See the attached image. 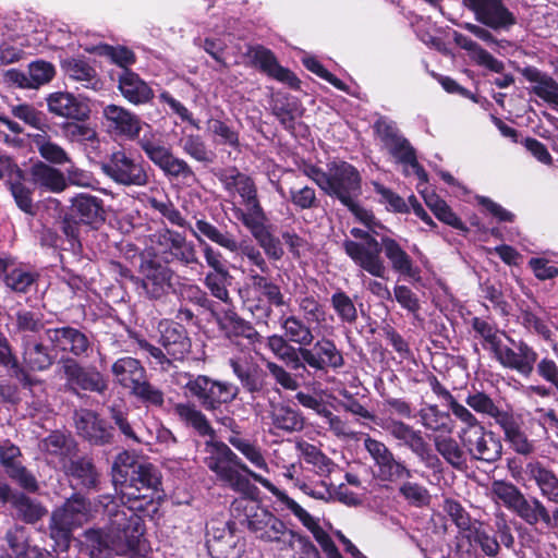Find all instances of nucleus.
Masks as SVG:
<instances>
[{
	"label": "nucleus",
	"instance_id": "obj_13",
	"mask_svg": "<svg viewBox=\"0 0 558 558\" xmlns=\"http://www.w3.org/2000/svg\"><path fill=\"white\" fill-rule=\"evenodd\" d=\"M196 227L203 236L231 253L239 254L242 260L247 265V269H244L243 272L247 274L250 268H254L260 275L270 272V267L263 254L264 252L251 241L239 242L230 232H222L216 226L204 219L196 220Z\"/></svg>",
	"mask_w": 558,
	"mask_h": 558
},
{
	"label": "nucleus",
	"instance_id": "obj_7",
	"mask_svg": "<svg viewBox=\"0 0 558 558\" xmlns=\"http://www.w3.org/2000/svg\"><path fill=\"white\" fill-rule=\"evenodd\" d=\"M351 235L360 241L345 240L342 243L347 255L364 271L373 277L384 279L388 270L380 255V240L376 239L383 234L374 228L368 230L353 228Z\"/></svg>",
	"mask_w": 558,
	"mask_h": 558
},
{
	"label": "nucleus",
	"instance_id": "obj_41",
	"mask_svg": "<svg viewBox=\"0 0 558 558\" xmlns=\"http://www.w3.org/2000/svg\"><path fill=\"white\" fill-rule=\"evenodd\" d=\"M173 413L184 426L194 429L202 437H215V430L208 418L196 404L187 402H178L173 405Z\"/></svg>",
	"mask_w": 558,
	"mask_h": 558
},
{
	"label": "nucleus",
	"instance_id": "obj_49",
	"mask_svg": "<svg viewBox=\"0 0 558 558\" xmlns=\"http://www.w3.org/2000/svg\"><path fill=\"white\" fill-rule=\"evenodd\" d=\"M453 39L460 48L470 53V57L478 65L485 66L496 73H502L505 69L504 62L483 49L476 41L460 33H454Z\"/></svg>",
	"mask_w": 558,
	"mask_h": 558
},
{
	"label": "nucleus",
	"instance_id": "obj_14",
	"mask_svg": "<svg viewBox=\"0 0 558 558\" xmlns=\"http://www.w3.org/2000/svg\"><path fill=\"white\" fill-rule=\"evenodd\" d=\"M100 169L114 183L123 186H145L149 182L146 163L124 149L112 151Z\"/></svg>",
	"mask_w": 558,
	"mask_h": 558
},
{
	"label": "nucleus",
	"instance_id": "obj_54",
	"mask_svg": "<svg viewBox=\"0 0 558 558\" xmlns=\"http://www.w3.org/2000/svg\"><path fill=\"white\" fill-rule=\"evenodd\" d=\"M178 145L186 156L205 166L213 163L216 159V154L207 147L198 134L182 135Z\"/></svg>",
	"mask_w": 558,
	"mask_h": 558
},
{
	"label": "nucleus",
	"instance_id": "obj_40",
	"mask_svg": "<svg viewBox=\"0 0 558 558\" xmlns=\"http://www.w3.org/2000/svg\"><path fill=\"white\" fill-rule=\"evenodd\" d=\"M229 364L245 391L255 395L264 390L266 374L258 364L236 359Z\"/></svg>",
	"mask_w": 558,
	"mask_h": 558
},
{
	"label": "nucleus",
	"instance_id": "obj_39",
	"mask_svg": "<svg viewBox=\"0 0 558 558\" xmlns=\"http://www.w3.org/2000/svg\"><path fill=\"white\" fill-rule=\"evenodd\" d=\"M39 449L58 459V461L65 466L66 461L75 458L78 451L77 444L70 435L61 432H52L47 437L40 440Z\"/></svg>",
	"mask_w": 558,
	"mask_h": 558
},
{
	"label": "nucleus",
	"instance_id": "obj_45",
	"mask_svg": "<svg viewBox=\"0 0 558 558\" xmlns=\"http://www.w3.org/2000/svg\"><path fill=\"white\" fill-rule=\"evenodd\" d=\"M12 490H0V498L10 501L16 515L27 523L38 521L45 513L46 509L37 500L31 498L23 492L13 494Z\"/></svg>",
	"mask_w": 558,
	"mask_h": 558
},
{
	"label": "nucleus",
	"instance_id": "obj_47",
	"mask_svg": "<svg viewBox=\"0 0 558 558\" xmlns=\"http://www.w3.org/2000/svg\"><path fill=\"white\" fill-rule=\"evenodd\" d=\"M62 69L68 77L81 84L82 87L98 90L101 88L96 70L85 60L70 58L62 62Z\"/></svg>",
	"mask_w": 558,
	"mask_h": 558
},
{
	"label": "nucleus",
	"instance_id": "obj_29",
	"mask_svg": "<svg viewBox=\"0 0 558 558\" xmlns=\"http://www.w3.org/2000/svg\"><path fill=\"white\" fill-rule=\"evenodd\" d=\"M159 343L174 360H183L191 350V340L186 329L174 322L161 320L158 326Z\"/></svg>",
	"mask_w": 558,
	"mask_h": 558
},
{
	"label": "nucleus",
	"instance_id": "obj_22",
	"mask_svg": "<svg viewBox=\"0 0 558 558\" xmlns=\"http://www.w3.org/2000/svg\"><path fill=\"white\" fill-rule=\"evenodd\" d=\"M459 439L466 453L474 460L494 463L501 458V440L484 426L470 430L468 435Z\"/></svg>",
	"mask_w": 558,
	"mask_h": 558
},
{
	"label": "nucleus",
	"instance_id": "obj_42",
	"mask_svg": "<svg viewBox=\"0 0 558 558\" xmlns=\"http://www.w3.org/2000/svg\"><path fill=\"white\" fill-rule=\"evenodd\" d=\"M111 373L114 380L130 391L146 377L145 367L131 356L118 359L111 366Z\"/></svg>",
	"mask_w": 558,
	"mask_h": 558
},
{
	"label": "nucleus",
	"instance_id": "obj_43",
	"mask_svg": "<svg viewBox=\"0 0 558 558\" xmlns=\"http://www.w3.org/2000/svg\"><path fill=\"white\" fill-rule=\"evenodd\" d=\"M505 434L506 441L519 454L530 456L535 451V445L523 432L521 422L511 412L498 424Z\"/></svg>",
	"mask_w": 558,
	"mask_h": 558
},
{
	"label": "nucleus",
	"instance_id": "obj_32",
	"mask_svg": "<svg viewBox=\"0 0 558 558\" xmlns=\"http://www.w3.org/2000/svg\"><path fill=\"white\" fill-rule=\"evenodd\" d=\"M498 496L504 500L508 508L512 509L529 524H535L539 519L548 523L549 513L543 505L533 499L526 500L520 490H498Z\"/></svg>",
	"mask_w": 558,
	"mask_h": 558
},
{
	"label": "nucleus",
	"instance_id": "obj_19",
	"mask_svg": "<svg viewBox=\"0 0 558 558\" xmlns=\"http://www.w3.org/2000/svg\"><path fill=\"white\" fill-rule=\"evenodd\" d=\"M463 4L477 22L493 31H509L517 24V17L502 0H463Z\"/></svg>",
	"mask_w": 558,
	"mask_h": 558
},
{
	"label": "nucleus",
	"instance_id": "obj_59",
	"mask_svg": "<svg viewBox=\"0 0 558 558\" xmlns=\"http://www.w3.org/2000/svg\"><path fill=\"white\" fill-rule=\"evenodd\" d=\"M330 305L342 324L353 325L359 315L354 301L343 290L337 289L330 298Z\"/></svg>",
	"mask_w": 558,
	"mask_h": 558
},
{
	"label": "nucleus",
	"instance_id": "obj_48",
	"mask_svg": "<svg viewBox=\"0 0 558 558\" xmlns=\"http://www.w3.org/2000/svg\"><path fill=\"white\" fill-rule=\"evenodd\" d=\"M267 274L260 275L254 268L247 270V280L255 293L265 299L272 306L280 307L284 305V296L280 287L270 280Z\"/></svg>",
	"mask_w": 558,
	"mask_h": 558
},
{
	"label": "nucleus",
	"instance_id": "obj_5",
	"mask_svg": "<svg viewBox=\"0 0 558 558\" xmlns=\"http://www.w3.org/2000/svg\"><path fill=\"white\" fill-rule=\"evenodd\" d=\"M292 356L287 365L294 372H311L325 374L329 369H339L344 365L342 352L333 340L323 337L311 345L289 349Z\"/></svg>",
	"mask_w": 558,
	"mask_h": 558
},
{
	"label": "nucleus",
	"instance_id": "obj_57",
	"mask_svg": "<svg viewBox=\"0 0 558 558\" xmlns=\"http://www.w3.org/2000/svg\"><path fill=\"white\" fill-rule=\"evenodd\" d=\"M437 452L452 466L462 469L466 466V450L451 437L438 436L435 438Z\"/></svg>",
	"mask_w": 558,
	"mask_h": 558
},
{
	"label": "nucleus",
	"instance_id": "obj_37",
	"mask_svg": "<svg viewBox=\"0 0 558 558\" xmlns=\"http://www.w3.org/2000/svg\"><path fill=\"white\" fill-rule=\"evenodd\" d=\"M71 203L72 213L75 214L83 223L97 228L105 221L106 211L101 198L87 193H81L73 197Z\"/></svg>",
	"mask_w": 558,
	"mask_h": 558
},
{
	"label": "nucleus",
	"instance_id": "obj_24",
	"mask_svg": "<svg viewBox=\"0 0 558 558\" xmlns=\"http://www.w3.org/2000/svg\"><path fill=\"white\" fill-rule=\"evenodd\" d=\"M101 114L104 125L110 134L126 140H135L140 136L144 123L132 111L110 104L102 108Z\"/></svg>",
	"mask_w": 558,
	"mask_h": 558
},
{
	"label": "nucleus",
	"instance_id": "obj_33",
	"mask_svg": "<svg viewBox=\"0 0 558 558\" xmlns=\"http://www.w3.org/2000/svg\"><path fill=\"white\" fill-rule=\"evenodd\" d=\"M47 105L50 113L73 121H85L90 112L84 101L64 92L50 94L47 98Z\"/></svg>",
	"mask_w": 558,
	"mask_h": 558
},
{
	"label": "nucleus",
	"instance_id": "obj_25",
	"mask_svg": "<svg viewBox=\"0 0 558 558\" xmlns=\"http://www.w3.org/2000/svg\"><path fill=\"white\" fill-rule=\"evenodd\" d=\"M46 336L54 350L71 353L76 357L88 356L92 350L88 336L74 327L49 328L46 330Z\"/></svg>",
	"mask_w": 558,
	"mask_h": 558
},
{
	"label": "nucleus",
	"instance_id": "obj_20",
	"mask_svg": "<svg viewBox=\"0 0 558 558\" xmlns=\"http://www.w3.org/2000/svg\"><path fill=\"white\" fill-rule=\"evenodd\" d=\"M463 4L477 22L493 31H509L517 24V17L502 0H463Z\"/></svg>",
	"mask_w": 558,
	"mask_h": 558
},
{
	"label": "nucleus",
	"instance_id": "obj_2",
	"mask_svg": "<svg viewBox=\"0 0 558 558\" xmlns=\"http://www.w3.org/2000/svg\"><path fill=\"white\" fill-rule=\"evenodd\" d=\"M473 330L483 339V347L489 350L495 360L505 368L515 371L523 377H529L537 362V352L526 342L514 341L507 337L512 348L502 343L501 336L505 332L480 317H473L471 322Z\"/></svg>",
	"mask_w": 558,
	"mask_h": 558
},
{
	"label": "nucleus",
	"instance_id": "obj_8",
	"mask_svg": "<svg viewBox=\"0 0 558 558\" xmlns=\"http://www.w3.org/2000/svg\"><path fill=\"white\" fill-rule=\"evenodd\" d=\"M146 128L149 131L144 132L142 136L137 137V144L146 157L158 167L166 177L180 179L184 183L194 182L196 175L189 162L174 156L172 149L151 131L149 124H146Z\"/></svg>",
	"mask_w": 558,
	"mask_h": 558
},
{
	"label": "nucleus",
	"instance_id": "obj_30",
	"mask_svg": "<svg viewBox=\"0 0 558 558\" xmlns=\"http://www.w3.org/2000/svg\"><path fill=\"white\" fill-rule=\"evenodd\" d=\"M235 193L241 197L243 207H234L233 215L243 226L266 215L258 199L256 184L250 175L240 180Z\"/></svg>",
	"mask_w": 558,
	"mask_h": 558
},
{
	"label": "nucleus",
	"instance_id": "obj_18",
	"mask_svg": "<svg viewBox=\"0 0 558 558\" xmlns=\"http://www.w3.org/2000/svg\"><path fill=\"white\" fill-rule=\"evenodd\" d=\"M76 433L93 446H107L114 442V427L97 412L89 409L74 411Z\"/></svg>",
	"mask_w": 558,
	"mask_h": 558
},
{
	"label": "nucleus",
	"instance_id": "obj_1",
	"mask_svg": "<svg viewBox=\"0 0 558 558\" xmlns=\"http://www.w3.org/2000/svg\"><path fill=\"white\" fill-rule=\"evenodd\" d=\"M116 499L104 496L100 501L109 522L106 531L88 530L85 539L90 558H114V555H141L146 550L145 525L140 512L153 511V497L124 493Z\"/></svg>",
	"mask_w": 558,
	"mask_h": 558
},
{
	"label": "nucleus",
	"instance_id": "obj_50",
	"mask_svg": "<svg viewBox=\"0 0 558 558\" xmlns=\"http://www.w3.org/2000/svg\"><path fill=\"white\" fill-rule=\"evenodd\" d=\"M386 148L399 163L403 165L404 167H410L413 173L418 178L420 182H427V172L417 162L416 151L404 136L399 141L390 144Z\"/></svg>",
	"mask_w": 558,
	"mask_h": 558
},
{
	"label": "nucleus",
	"instance_id": "obj_6",
	"mask_svg": "<svg viewBox=\"0 0 558 558\" xmlns=\"http://www.w3.org/2000/svg\"><path fill=\"white\" fill-rule=\"evenodd\" d=\"M181 381L185 393L195 398L199 405L208 412L220 411L223 404L233 402L240 392V388L230 383L214 379L207 375H193L184 373Z\"/></svg>",
	"mask_w": 558,
	"mask_h": 558
},
{
	"label": "nucleus",
	"instance_id": "obj_23",
	"mask_svg": "<svg viewBox=\"0 0 558 558\" xmlns=\"http://www.w3.org/2000/svg\"><path fill=\"white\" fill-rule=\"evenodd\" d=\"M141 287L149 300H161L172 289L174 271L160 262L149 259L142 263Z\"/></svg>",
	"mask_w": 558,
	"mask_h": 558
},
{
	"label": "nucleus",
	"instance_id": "obj_9",
	"mask_svg": "<svg viewBox=\"0 0 558 558\" xmlns=\"http://www.w3.org/2000/svg\"><path fill=\"white\" fill-rule=\"evenodd\" d=\"M146 128L149 131L144 132L142 136L137 137V144L146 157L158 167L166 177L180 179L184 183L194 182L196 175L189 162L174 156L172 149L151 131L149 124H146Z\"/></svg>",
	"mask_w": 558,
	"mask_h": 558
},
{
	"label": "nucleus",
	"instance_id": "obj_46",
	"mask_svg": "<svg viewBox=\"0 0 558 558\" xmlns=\"http://www.w3.org/2000/svg\"><path fill=\"white\" fill-rule=\"evenodd\" d=\"M110 418L128 447L149 445L150 440L141 432V426L129 420L128 412L120 408H109Z\"/></svg>",
	"mask_w": 558,
	"mask_h": 558
},
{
	"label": "nucleus",
	"instance_id": "obj_62",
	"mask_svg": "<svg viewBox=\"0 0 558 558\" xmlns=\"http://www.w3.org/2000/svg\"><path fill=\"white\" fill-rule=\"evenodd\" d=\"M149 204L151 208L160 213L170 223L190 230L197 241L202 242L201 235L203 234L197 230V227L193 228L171 202L151 198Z\"/></svg>",
	"mask_w": 558,
	"mask_h": 558
},
{
	"label": "nucleus",
	"instance_id": "obj_26",
	"mask_svg": "<svg viewBox=\"0 0 558 558\" xmlns=\"http://www.w3.org/2000/svg\"><path fill=\"white\" fill-rule=\"evenodd\" d=\"M21 450L9 440L0 441V464L22 488H38L35 476L22 464Z\"/></svg>",
	"mask_w": 558,
	"mask_h": 558
},
{
	"label": "nucleus",
	"instance_id": "obj_51",
	"mask_svg": "<svg viewBox=\"0 0 558 558\" xmlns=\"http://www.w3.org/2000/svg\"><path fill=\"white\" fill-rule=\"evenodd\" d=\"M512 473L519 476L523 483H534L539 487L556 488L558 486V478L539 461H530L525 468L515 471V468L510 466Z\"/></svg>",
	"mask_w": 558,
	"mask_h": 558
},
{
	"label": "nucleus",
	"instance_id": "obj_38",
	"mask_svg": "<svg viewBox=\"0 0 558 558\" xmlns=\"http://www.w3.org/2000/svg\"><path fill=\"white\" fill-rule=\"evenodd\" d=\"M29 174L33 184L45 192L61 193L68 186L64 173L43 161L35 162L31 167Z\"/></svg>",
	"mask_w": 558,
	"mask_h": 558
},
{
	"label": "nucleus",
	"instance_id": "obj_15",
	"mask_svg": "<svg viewBox=\"0 0 558 558\" xmlns=\"http://www.w3.org/2000/svg\"><path fill=\"white\" fill-rule=\"evenodd\" d=\"M150 242L166 264L178 263L191 268L199 264L195 244L178 231L160 229L150 235Z\"/></svg>",
	"mask_w": 558,
	"mask_h": 558
},
{
	"label": "nucleus",
	"instance_id": "obj_27",
	"mask_svg": "<svg viewBox=\"0 0 558 558\" xmlns=\"http://www.w3.org/2000/svg\"><path fill=\"white\" fill-rule=\"evenodd\" d=\"M225 310H218L217 304L210 311L211 316L214 317L216 324L219 329L228 337H243L248 339L251 342H259L262 336L259 332L253 327V325L242 318L234 311L232 305Z\"/></svg>",
	"mask_w": 558,
	"mask_h": 558
},
{
	"label": "nucleus",
	"instance_id": "obj_35",
	"mask_svg": "<svg viewBox=\"0 0 558 558\" xmlns=\"http://www.w3.org/2000/svg\"><path fill=\"white\" fill-rule=\"evenodd\" d=\"M118 83L122 96L131 104H146L154 97V92L148 84L129 69H123L118 73Z\"/></svg>",
	"mask_w": 558,
	"mask_h": 558
},
{
	"label": "nucleus",
	"instance_id": "obj_17",
	"mask_svg": "<svg viewBox=\"0 0 558 558\" xmlns=\"http://www.w3.org/2000/svg\"><path fill=\"white\" fill-rule=\"evenodd\" d=\"M62 368L65 387L75 395H78V390L102 395L108 389V380L94 366L85 367L73 359H65Z\"/></svg>",
	"mask_w": 558,
	"mask_h": 558
},
{
	"label": "nucleus",
	"instance_id": "obj_31",
	"mask_svg": "<svg viewBox=\"0 0 558 558\" xmlns=\"http://www.w3.org/2000/svg\"><path fill=\"white\" fill-rule=\"evenodd\" d=\"M242 496L232 502L235 510H243L247 520L248 529L258 538L260 533L267 527L268 518L272 517L265 508H262L257 501V490H241Z\"/></svg>",
	"mask_w": 558,
	"mask_h": 558
},
{
	"label": "nucleus",
	"instance_id": "obj_56",
	"mask_svg": "<svg viewBox=\"0 0 558 558\" xmlns=\"http://www.w3.org/2000/svg\"><path fill=\"white\" fill-rule=\"evenodd\" d=\"M271 110L284 129L292 130L294 128V121L299 114V105L295 98L277 94L271 100Z\"/></svg>",
	"mask_w": 558,
	"mask_h": 558
},
{
	"label": "nucleus",
	"instance_id": "obj_52",
	"mask_svg": "<svg viewBox=\"0 0 558 558\" xmlns=\"http://www.w3.org/2000/svg\"><path fill=\"white\" fill-rule=\"evenodd\" d=\"M270 418L275 428L286 433L300 432L304 427V417L301 412L287 404L274 405Z\"/></svg>",
	"mask_w": 558,
	"mask_h": 558
},
{
	"label": "nucleus",
	"instance_id": "obj_55",
	"mask_svg": "<svg viewBox=\"0 0 558 558\" xmlns=\"http://www.w3.org/2000/svg\"><path fill=\"white\" fill-rule=\"evenodd\" d=\"M23 359L31 369L44 371L52 365L54 357L43 343L25 340Z\"/></svg>",
	"mask_w": 558,
	"mask_h": 558
},
{
	"label": "nucleus",
	"instance_id": "obj_63",
	"mask_svg": "<svg viewBox=\"0 0 558 558\" xmlns=\"http://www.w3.org/2000/svg\"><path fill=\"white\" fill-rule=\"evenodd\" d=\"M39 155L50 163L64 165L71 162L68 153L58 144L51 142L45 134H37L33 140Z\"/></svg>",
	"mask_w": 558,
	"mask_h": 558
},
{
	"label": "nucleus",
	"instance_id": "obj_53",
	"mask_svg": "<svg viewBox=\"0 0 558 558\" xmlns=\"http://www.w3.org/2000/svg\"><path fill=\"white\" fill-rule=\"evenodd\" d=\"M63 468L68 475L77 480V484L85 488H95L99 484V474L89 458H72Z\"/></svg>",
	"mask_w": 558,
	"mask_h": 558
},
{
	"label": "nucleus",
	"instance_id": "obj_64",
	"mask_svg": "<svg viewBox=\"0 0 558 558\" xmlns=\"http://www.w3.org/2000/svg\"><path fill=\"white\" fill-rule=\"evenodd\" d=\"M421 424L433 432L449 430V414L438 409L436 404H426L418 411Z\"/></svg>",
	"mask_w": 558,
	"mask_h": 558
},
{
	"label": "nucleus",
	"instance_id": "obj_16",
	"mask_svg": "<svg viewBox=\"0 0 558 558\" xmlns=\"http://www.w3.org/2000/svg\"><path fill=\"white\" fill-rule=\"evenodd\" d=\"M387 434H389L399 446L407 447L427 466H436L439 462L437 456L433 452L429 444L424 439L420 429L400 420L387 418L377 423Z\"/></svg>",
	"mask_w": 558,
	"mask_h": 558
},
{
	"label": "nucleus",
	"instance_id": "obj_58",
	"mask_svg": "<svg viewBox=\"0 0 558 558\" xmlns=\"http://www.w3.org/2000/svg\"><path fill=\"white\" fill-rule=\"evenodd\" d=\"M228 442L240 451L254 466L267 470V462L262 453L260 447L256 440L243 437L242 433L238 435H229Z\"/></svg>",
	"mask_w": 558,
	"mask_h": 558
},
{
	"label": "nucleus",
	"instance_id": "obj_44",
	"mask_svg": "<svg viewBox=\"0 0 558 558\" xmlns=\"http://www.w3.org/2000/svg\"><path fill=\"white\" fill-rule=\"evenodd\" d=\"M520 73L534 83L532 92L537 97L558 107V83L551 76L531 65L520 69Z\"/></svg>",
	"mask_w": 558,
	"mask_h": 558
},
{
	"label": "nucleus",
	"instance_id": "obj_60",
	"mask_svg": "<svg viewBox=\"0 0 558 558\" xmlns=\"http://www.w3.org/2000/svg\"><path fill=\"white\" fill-rule=\"evenodd\" d=\"M136 466L134 458L128 450L118 453L111 468V477L114 487L130 485L131 477L134 476L133 471H136Z\"/></svg>",
	"mask_w": 558,
	"mask_h": 558
},
{
	"label": "nucleus",
	"instance_id": "obj_12",
	"mask_svg": "<svg viewBox=\"0 0 558 558\" xmlns=\"http://www.w3.org/2000/svg\"><path fill=\"white\" fill-rule=\"evenodd\" d=\"M90 504L81 493H75L66 502L53 511L50 520V536L62 550L69 548L72 532L90 515Z\"/></svg>",
	"mask_w": 558,
	"mask_h": 558
},
{
	"label": "nucleus",
	"instance_id": "obj_21",
	"mask_svg": "<svg viewBox=\"0 0 558 558\" xmlns=\"http://www.w3.org/2000/svg\"><path fill=\"white\" fill-rule=\"evenodd\" d=\"M364 449L368 452L374 464L378 469V476L384 481L395 482L410 477V470L398 461L385 442L365 434Z\"/></svg>",
	"mask_w": 558,
	"mask_h": 558
},
{
	"label": "nucleus",
	"instance_id": "obj_10",
	"mask_svg": "<svg viewBox=\"0 0 558 558\" xmlns=\"http://www.w3.org/2000/svg\"><path fill=\"white\" fill-rule=\"evenodd\" d=\"M146 128L149 131L144 132L142 136L137 137V144L146 157L158 167L166 177L180 179L184 183L194 182L196 175L189 162L174 156L172 149L151 131L149 124H146Z\"/></svg>",
	"mask_w": 558,
	"mask_h": 558
},
{
	"label": "nucleus",
	"instance_id": "obj_36",
	"mask_svg": "<svg viewBox=\"0 0 558 558\" xmlns=\"http://www.w3.org/2000/svg\"><path fill=\"white\" fill-rule=\"evenodd\" d=\"M380 246L393 271L410 278L418 276L420 270L414 265L412 257L395 239L383 234L380 236Z\"/></svg>",
	"mask_w": 558,
	"mask_h": 558
},
{
	"label": "nucleus",
	"instance_id": "obj_61",
	"mask_svg": "<svg viewBox=\"0 0 558 558\" xmlns=\"http://www.w3.org/2000/svg\"><path fill=\"white\" fill-rule=\"evenodd\" d=\"M465 403L477 413L493 417L497 424L510 413L509 411L499 409L489 396L480 391L469 395L465 399Z\"/></svg>",
	"mask_w": 558,
	"mask_h": 558
},
{
	"label": "nucleus",
	"instance_id": "obj_4",
	"mask_svg": "<svg viewBox=\"0 0 558 558\" xmlns=\"http://www.w3.org/2000/svg\"><path fill=\"white\" fill-rule=\"evenodd\" d=\"M206 446L209 448V456L205 458L206 466L226 483L244 488L247 477H252L266 488H276L265 477L251 471L227 444L208 441Z\"/></svg>",
	"mask_w": 558,
	"mask_h": 558
},
{
	"label": "nucleus",
	"instance_id": "obj_34",
	"mask_svg": "<svg viewBox=\"0 0 558 558\" xmlns=\"http://www.w3.org/2000/svg\"><path fill=\"white\" fill-rule=\"evenodd\" d=\"M266 222L267 216L264 215L244 225V227L256 240L258 246L263 250L268 259L278 262L284 256V250L281 240L270 231Z\"/></svg>",
	"mask_w": 558,
	"mask_h": 558
},
{
	"label": "nucleus",
	"instance_id": "obj_11",
	"mask_svg": "<svg viewBox=\"0 0 558 558\" xmlns=\"http://www.w3.org/2000/svg\"><path fill=\"white\" fill-rule=\"evenodd\" d=\"M282 335L274 333L266 338L267 349L286 365L292 356L289 349L311 345L315 339L310 324L295 315H282L279 318Z\"/></svg>",
	"mask_w": 558,
	"mask_h": 558
},
{
	"label": "nucleus",
	"instance_id": "obj_28",
	"mask_svg": "<svg viewBox=\"0 0 558 558\" xmlns=\"http://www.w3.org/2000/svg\"><path fill=\"white\" fill-rule=\"evenodd\" d=\"M248 56L252 62L268 76L287 84L291 88L300 87V80L289 69L281 66L271 50L256 46L250 49Z\"/></svg>",
	"mask_w": 558,
	"mask_h": 558
},
{
	"label": "nucleus",
	"instance_id": "obj_3",
	"mask_svg": "<svg viewBox=\"0 0 558 558\" xmlns=\"http://www.w3.org/2000/svg\"><path fill=\"white\" fill-rule=\"evenodd\" d=\"M324 192L328 196L337 198L365 225H369L374 219L373 214L357 202L362 194V179L357 169L349 162L339 161L328 165V183Z\"/></svg>",
	"mask_w": 558,
	"mask_h": 558
}]
</instances>
